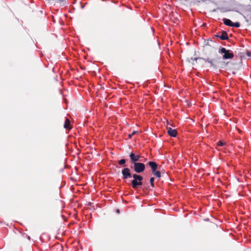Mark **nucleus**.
<instances>
[{
  "label": "nucleus",
  "instance_id": "nucleus-1",
  "mask_svg": "<svg viewBox=\"0 0 251 251\" xmlns=\"http://www.w3.org/2000/svg\"><path fill=\"white\" fill-rule=\"evenodd\" d=\"M122 174L123 175V179H127L131 177L133 178V179L131 181V184L132 187L134 189L138 188L139 186L143 184V176L137 174L132 175L130 173V170L128 168H125L123 169Z\"/></svg>",
  "mask_w": 251,
  "mask_h": 251
},
{
  "label": "nucleus",
  "instance_id": "nucleus-2",
  "mask_svg": "<svg viewBox=\"0 0 251 251\" xmlns=\"http://www.w3.org/2000/svg\"><path fill=\"white\" fill-rule=\"evenodd\" d=\"M219 52L220 53H224L223 58L224 59H232L234 57L233 53L230 50H226L225 48H221Z\"/></svg>",
  "mask_w": 251,
  "mask_h": 251
},
{
  "label": "nucleus",
  "instance_id": "nucleus-3",
  "mask_svg": "<svg viewBox=\"0 0 251 251\" xmlns=\"http://www.w3.org/2000/svg\"><path fill=\"white\" fill-rule=\"evenodd\" d=\"M133 168L136 173H141L145 170V166L141 162H134Z\"/></svg>",
  "mask_w": 251,
  "mask_h": 251
},
{
  "label": "nucleus",
  "instance_id": "nucleus-4",
  "mask_svg": "<svg viewBox=\"0 0 251 251\" xmlns=\"http://www.w3.org/2000/svg\"><path fill=\"white\" fill-rule=\"evenodd\" d=\"M129 157L131 159V162L134 164V162L140 160V156L136 155L133 152H131L129 154Z\"/></svg>",
  "mask_w": 251,
  "mask_h": 251
},
{
  "label": "nucleus",
  "instance_id": "nucleus-5",
  "mask_svg": "<svg viewBox=\"0 0 251 251\" xmlns=\"http://www.w3.org/2000/svg\"><path fill=\"white\" fill-rule=\"evenodd\" d=\"M221 35H220L219 34H217L215 35V36L217 38H220L221 40H226L228 39V35L226 33V32L225 31H222L221 32Z\"/></svg>",
  "mask_w": 251,
  "mask_h": 251
},
{
  "label": "nucleus",
  "instance_id": "nucleus-6",
  "mask_svg": "<svg viewBox=\"0 0 251 251\" xmlns=\"http://www.w3.org/2000/svg\"><path fill=\"white\" fill-rule=\"evenodd\" d=\"M167 132L168 134L171 137H176L177 135V131L175 129H172L171 127H167Z\"/></svg>",
  "mask_w": 251,
  "mask_h": 251
},
{
  "label": "nucleus",
  "instance_id": "nucleus-7",
  "mask_svg": "<svg viewBox=\"0 0 251 251\" xmlns=\"http://www.w3.org/2000/svg\"><path fill=\"white\" fill-rule=\"evenodd\" d=\"M64 127L67 129H71L72 128L71 125V122L69 119L67 118H65V121L64 124Z\"/></svg>",
  "mask_w": 251,
  "mask_h": 251
},
{
  "label": "nucleus",
  "instance_id": "nucleus-8",
  "mask_svg": "<svg viewBox=\"0 0 251 251\" xmlns=\"http://www.w3.org/2000/svg\"><path fill=\"white\" fill-rule=\"evenodd\" d=\"M148 165L151 168V169H157L158 168L157 164L155 162H154L153 161H150V162H149Z\"/></svg>",
  "mask_w": 251,
  "mask_h": 251
},
{
  "label": "nucleus",
  "instance_id": "nucleus-9",
  "mask_svg": "<svg viewBox=\"0 0 251 251\" xmlns=\"http://www.w3.org/2000/svg\"><path fill=\"white\" fill-rule=\"evenodd\" d=\"M223 21L225 25H226L231 26L233 22L230 20L224 18L223 19Z\"/></svg>",
  "mask_w": 251,
  "mask_h": 251
},
{
  "label": "nucleus",
  "instance_id": "nucleus-10",
  "mask_svg": "<svg viewBox=\"0 0 251 251\" xmlns=\"http://www.w3.org/2000/svg\"><path fill=\"white\" fill-rule=\"evenodd\" d=\"M126 162V160L125 159H122L118 161V163L120 165H124V166H125V165Z\"/></svg>",
  "mask_w": 251,
  "mask_h": 251
},
{
  "label": "nucleus",
  "instance_id": "nucleus-11",
  "mask_svg": "<svg viewBox=\"0 0 251 251\" xmlns=\"http://www.w3.org/2000/svg\"><path fill=\"white\" fill-rule=\"evenodd\" d=\"M240 26V24L239 22L232 23L231 27H239Z\"/></svg>",
  "mask_w": 251,
  "mask_h": 251
},
{
  "label": "nucleus",
  "instance_id": "nucleus-12",
  "mask_svg": "<svg viewBox=\"0 0 251 251\" xmlns=\"http://www.w3.org/2000/svg\"><path fill=\"white\" fill-rule=\"evenodd\" d=\"M153 175L157 177H161V173L158 171H157L155 173H154Z\"/></svg>",
  "mask_w": 251,
  "mask_h": 251
},
{
  "label": "nucleus",
  "instance_id": "nucleus-13",
  "mask_svg": "<svg viewBox=\"0 0 251 251\" xmlns=\"http://www.w3.org/2000/svg\"><path fill=\"white\" fill-rule=\"evenodd\" d=\"M154 177H152L151 178V179H150V183H151V186L152 187H153L154 186Z\"/></svg>",
  "mask_w": 251,
  "mask_h": 251
},
{
  "label": "nucleus",
  "instance_id": "nucleus-14",
  "mask_svg": "<svg viewBox=\"0 0 251 251\" xmlns=\"http://www.w3.org/2000/svg\"><path fill=\"white\" fill-rule=\"evenodd\" d=\"M204 60L205 62H207L209 63H210L211 65H213V61L211 59H210L209 58H206V59H205Z\"/></svg>",
  "mask_w": 251,
  "mask_h": 251
},
{
  "label": "nucleus",
  "instance_id": "nucleus-15",
  "mask_svg": "<svg viewBox=\"0 0 251 251\" xmlns=\"http://www.w3.org/2000/svg\"><path fill=\"white\" fill-rule=\"evenodd\" d=\"M224 144H225V143L222 141L218 142L217 143V145L218 146H220V147L223 146L224 145Z\"/></svg>",
  "mask_w": 251,
  "mask_h": 251
},
{
  "label": "nucleus",
  "instance_id": "nucleus-16",
  "mask_svg": "<svg viewBox=\"0 0 251 251\" xmlns=\"http://www.w3.org/2000/svg\"><path fill=\"white\" fill-rule=\"evenodd\" d=\"M157 169H151V171H152V173L153 174H154V173H155L157 171H156Z\"/></svg>",
  "mask_w": 251,
  "mask_h": 251
},
{
  "label": "nucleus",
  "instance_id": "nucleus-17",
  "mask_svg": "<svg viewBox=\"0 0 251 251\" xmlns=\"http://www.w3.org/2000/svg\"><path fill=\"white\" fill-rule=\"evenodd\" d=\"M132 135H132V134H129V135H128L129 138H131L132 137Z\"/></svg>",
  "mask_w": 251,
  "mask_h": 251
},
{
  "label": "nucleus",
  "instance_id": "nucleus-18",
  "mask_svg": "<svg viewBox=\"0 0 251 251\" xmlns=\"http://www.w3.org/2000/svg\"><path fill=\"white\" fill-rule=\"evenodd\" d=\"M136 132L135 131H134L132 132V135H134V134H135V133H136Z\"/></svg>",
  "mask_w": 251,
  "mask_h": 251
},
{
  "label": "nucleus",
  "instance_id": "nucleus-19",
  "mask_svg": "<svg viewBox=\"0 0 251 251\" xmlns=\"http://www.w3.org/2000/svg\"><path fill=\"white\" fill-rule=\"evenodd\" d=\"M117 212H119V210H117Z\"/></svg>",
  "mask_w": 251,
  "mask_h": 251
}]
</instances>
